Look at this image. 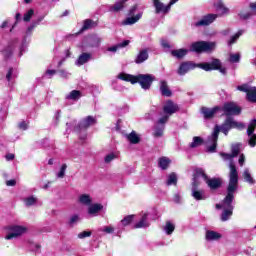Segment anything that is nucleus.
<instances>
[{
    "mask_svg": "<svg viewBox=\"0 0 256 256\" xmlns=\"http://www.w3.org/2000/svg\"><path fill=\"white\" fill-rule=\"evenodd\" d=\"M166 185L171 187V185H177V174L172 172L167 176Z\"/></svg>",
    "mask_w": 256,
    "mask_h": 256,
    "instance_id": "nucleus-40",
    "label": "nucleus"
},
{
    "mask_svg": "<svg viewBox=\"0 0 256 256\" xmlns=\"http://www.w3.org/2000/svg\"><path fill=\"white\" fill-rule=\"evenodd\" d=\"M199 185H201V181L194 174L192 179V188H191V196L195 201H205L207 199V194L205 190H199Z\"/></svg>",
    "mask_w": 256,
    "mask_h": 256,
    "instance_id": "nucleus-9",
    "label": "nucleus"
},
{
    "mask_svg": "<svg viewBox=\"0 0 256 256\" xmlns=\"http://www.w3.org/2000/svg\"><path fill=\"white\" fill-rule=\"evenodd\" d=\"M244 181L249 183V185H255V179L251 176V172H249V168H245L243 172Z\"/></svg>",
    "mask_w": 256,
    "mask_h": 256,
    "instance_id": "nucleus-37",
    "label": "nucleus"
},
{
    "mask_svg": "<svg viewBox=\"0 0 256 256\" xmlns=\"http://www.w3.org/2000/svg\"><path fill=\"white\" fill-rule=\"evenodd\" d=\"M177 111H179V106L171 100H168L163 106L164 117H168V119L171 115L177 113Z\"/></svg>",
    "mask_w": 256,
    "mask_h": 256,
    "instance_id": "nucleus-18",
    "label": "nucleus"
},
{
    "mask_svg": "<svg viewBox=\"0 0 256 256\" xmlns=\"http://www.w3.org/2000/svg\"><path fill=\"white\" fill-rule=\"evenodd\" d=\"M215 9L220 15H229V8H227L223 2L216 3Z\"/></svg>",
    "mask_w": 256,
    "mask_h": 256,
    "instance_id": "nucleus-36",
    "label": "nucleus"
},
{
    "mask_svg": "<svg viewBox=\"0 0 256 256\" xmlns=\"http://www.w3.org/2000/svg\"><path fill=\"white\" fill-rule=\"evenodd\" d=\"M229 168L230 173L227 195L220 204H216V209H235V206H233V201L235 199V192L239 188V172H237V167L233 161L229 163Z\"/></svg>",
    "mask_w": 256,
    "mask_h": 256,
    "instance_id": "nucleus-2",
    "label": "nucleus"
},
{
    "mask_svg": "<svg viewBox=\"0 0 256 256\" xmlns=\"http://www.w3.org/2000/svg\"><path fill=\"white\" fill-rule=\"evenodd\" d=\"M18 129L21 131H27L29 129V122L22 120L18 123Z\"/></svg>",
    "mask_w": 256,
    "mask_h": 256,
    "instance_id": "nucleus-55",
    "label": "nucleus"
},
{
    "mask_svg": "<svg viewBox=\"0 0 256 256\" xmlns=\"http://www.w3.org/2000/svg\"><path fill=\"white\" fill-rule=\"evenodd\" d=\"M156 15H167L171 11V5H165L161 0H153Z\"/></svg>",
    "mask_w": 256,
    "mask_h": 256,
    "instance_id": "nucleus-15",
    "label": "nucleus"
},
{
    "mask_svg": "<svg viewBox=\"0 0 256 256\" xmlns=\"http://www.w3.org/2000/svg\"><path fill=\"white\" fill-rule=\"evenodd\" d=\"M31 249L34 253H41V246L39 244H32Z\"/></svg>",
    "mask_w": 256,
    "mask_h": 256,
    "instance_id": "nucleus-63",
    "label": "nucleus"
},
{
    "mask_svg": "<svg viewBox=\"0 0 256 256\" xmlns=\"http://www.w3.org/2000/svg\"><path fill=\"white\" fill-rule=\"evenodd\" d=\"M13 68H9L7 74H6V81H8L9 85H12L13 79L17 77V74H15Z\"/></svg>",
    "mask_w": 256,
    "mask_h": 256,
    "instance_id": "nucleus-44",
    "label": "nucleus"
},
{
    "mask_svg": "<svg viewBox=\"0 0 256 256\" xmlns=\"http://www.w3.org/2000/svg\"><path fill=\"white\" fill-rule=\"evenodd\" d=\"M116 158L117 156L115 154L110 153L105 157L104 161L105 163H111V161H113V159H116Z\"/></svg>",
    "mask_w": 256,
    "mask_h": 256,
    "instance_id": "nucleus-60",
    "label": "nucleus"
},
{
    "mask_svg": "<svg viewBox=\"0 0 256 256\" xmlns=\"http://www.w3.org/2000/svg\"><path fill=\"white\" fill-rule=\"evenodd\" d=\"M221 112L225 117H233L241 115V107H239L235 102H226L221 106Z\"/></svg>",
    "mask_w": 256,
    "mask_h": 256,
    "instance_id": "nucleus-10",
    "label": "nucleus"
},
{
    "mask_svg": "<svg viewBox=\"0 0 256 256\" xmlns=\"http://www.w3.org/2000/svg\"><path fill=\"white\" fill-rule=\"evenodd\" d=\"M147 59H149V49L144 48L138 52L134 59V63H136V65H141L142 63H145Z\"/></svg>",
    "mask_w": 256,
    "mask_h": 256,
    "instance_id": "nucleus-24",
    "label": "nucleus"
},
{
    "mask_svg": "<svg viewBox=\"0 0 256 256\" xmlns=\"http://www.w3.org/2000/svg\"><path fill=\"white\" fill-rule=\"evenodd\" d=\"M138 6L137 4H135L134 6H132L129 11H128V15L129 17H133V15H135V12L137 11Z\"/></svg>",
    "mask_w": 256,
    "mask_h": 256,
    "instance_id": "nucleus-62",
    "label": "nucleus"
},
{
    "mask_svg": "<svg viewBox=\"0 0 256 256\" xmlns=\"http://www.w3.org/2000/svg\"><path fill=\"white\" fill-rule=\"evenodd\" d=\"M117 77L121 81H127L128 83H132V85H135V83H139L144 91H149V89H151V86L153 85V81H155V76L151 74H138L135 76L122 72Z\"/></svg>",
    "mask_w": 256,
    "mask_h": 256,
    "instance_id": "nucleus-3",
    "label": "nucleus"
},
{
    "mask_svg": "<svg viewBox=\"0 0 256 256\" xmlns=\"http://www.w3.org/2000/svg\"><path fill=\"white\" fill-rule=\"evenodd\" d=\"M133 219H135V215H128L126 217H124L120 223L117 226V237H119V235H121V233H123V231L125 230V227H127V225H131V223H133Z\"/></svg>",
    "mask_w": 256,
    "mask_h": 256,
    "instance_id": "nucleus-20",
    "label": "nucleus"
},
{
    "mask_svg": "<svg viewBox=\"0 0 256 256\" xmlns=\"http://www.w3.org/2000/svg\"><path fill=\"white\" fill-rule=\"evenodd\" d=\"M149 225V214L144 213L140 217V219L134 224L133 229H147Z\"/></svg>",
    "mask_w": 256,
    "mask_h": 256,
    "instance_id": "nucleus-23",
    "label": "nucleus"
},
{
    "mask_svg": "<svg viewBox=\"0 0 256 256\" xmlns=\"http://www.w3.org/2000/svg\"><path fill=\"white\" fill-rule=\"evenodd\" d=\"M99 23L97 21H93L92 19H86L83 22V26L80 30V33H83V31H88L89 29H95Z\"/></svg>",
    "mask_w": 256,
    "mask_h": 256,
    "instance_id": "nucleus-27",
    "label": "nucleus"
},
{
    "mask_svg": "<svg viewBox=\"0 0 256 256\" xmlns=\"http://www.w3.org/2000/svg\"><path fill=\"white\" fill-rule=\"evenodd\" d=\"M253 87L249 86L248 84H242L236 87L237 91H241L242 93H249L250 89Z\"/></svg>",
    "mask_w": 256,
    "mask_h": 256,
    "instance_id": "nucleus-53",
    "label": "nucleus"
},
{
    "mask_svg": "<svg viewBox=\"0 0 256 256\" xmlns=\"http://www.w3.org/2000/svg\"><path fill=\"white\" fill-rule=\"evenodd\" d=\"M129 0H118L112 5H108V11L110 13H119L125 9L126 5Z\"/></svg>",
    "mask_w": 256,
    "mask_h": 256,
    "instance_id": "nucleus-22",
    "label": "nucleus"
},
{
    "mask_svg": "<svg viewBox=\"0 0 256 256\" xmlns=\"http://www.w3.org/2000/svg\"><path fill=\"white\" fill-rule=\"evenodd\" d=\"M128 141H130V143H132L133 145H137V143H139L140 139H139V136H137V134L135 132H131L128 135Z\"/></svg>",
    "mask_w": 256,
    "mask_h": 256,
    "instance_id": "nucleus-46",
    "label": "nucleus"
},
{
    "mask_svg": "<svg viewBox=\"0 0 256 256\" xmlns=\"http://www.w3.org/2000/svg\"><path fill=\"white\" fill-rule=\"evenodd\" d=\"M241 61V54L236 53V54H230L229 55V62L230 63H239Z\"/></svg>",
    "mask_w": 256,
    "mask_h": 256,
    "instance_id": "nucleus-51",
    "label": "nucleus"
},
{
    "mask_svg": "<svg viewBox=\"0 0 256 256\" xmlns=\"http://www.w3.org/2000/svg\"><path fill=\"white\" fill-rule=\"evenodd\" d=\"M231 129H245V124L235 121L233 117H227L222 125H216L212 134L208 136L206 141L207 153H215V151H217L219 133H223L227 136Z\"/></svg>",
    "mask_w": 256,
    "mask_h": 256,
    "instance_id": "nucleus-1",
    "label": "nucleus"
},
{
    "mask_svg": "<svg viewBox=\"0 0 256 256\" xmlns=\"http://www.w3.org/2000/svg\"><path fill=\"white\" fill-rule=\"evenodd\" d=\"M169 121V116L161 117L156 125L154 126L153 137L159 139V137H163V132L165 131V123Z\"/></svg>",
    "mask_w": 256,
    "mask_h": 256,
    "instance_id": "nucleus-13",
    "label": "nucleus"
},
{
    "mask_svg": "<svg viewBox=\"0 0 256 256\" xmlns=\"http://www.w3.org/2000/svg\"><path fill=\"white\" fill-rule=\"evenodd\" d=\"M252 15L253 13H251V11L249 10H242L238 13V16L240 17V19H242V21H247V19H251Z\"/></svg>",
    "mask_w": 256,
    "mask_h": 256,
    "instance_id": "nucleus-45",
    "label": "nucleus"
},
{
    "mask_svg": "<svg viewBox=\"0 0 256 256\" xmlns=\"http://www.w3.org/2000/svg\"><path fill=\"white\" fill-rule=\"evenodd\" d=\"M43 19H45V16H38L37 19L33 20L27 27L26 34L23 37L22 44L19 47L18 57H23V54L25 51H27V37H31V35H33V31H35V28L38 27V25H41V21H43Z\"/></svg>",
    "mask_w": 256,
    "mask_h": 256,
    "instance_id": "nucleus-6",
    "label": "nucleus"
},
{
    "mask_svg": "<svg viewBox=\"0 0 256 256\" xmlns=\"http://www.w3.org/2000/svg\"><path fill=\"white\" fill-rule=\"evenodd\" d=\"M57 73L61 79H69L71 77V73L64 69L57 70Z\"/></svg>",
    "mask_w": 256,
    "mask_h": 256,
    "instance_id": "nucleus-52",
    "label": "nucleus"
},
{
    "mask_svg": "<svg viewBox=\"0 0 256 256\" xmlns=\"http://www.w3.org/2000/svg\"><path fill=\"white\" fill-rule=\"evenodd\" d=\"M221 157H223L224 161H231L233 159V155L225 152L220 153Z\"/></svg>",
    "mask_w": 256,
    "mask_h": 256,
    "instance_id": "nucleus-59",
    "label": "nucleus"
},
{
    "mask_svg": "<svg viewBox=\"0 0 256 256\" xmlns=\"http://www.w3.org/2000/svg\"><path fill=\"white\" fill-rule=\"evenodd\" d=\"M222 235L219 232H215L213 230L206 231V240L207 241H219Z\"/></svg>",
    "mask_w": 256,
    "mask_h": 256,
    "instance_id": "nucleus-32",
    "label": "nucleus"
},
{
    "mask_svg": "<svg viewBox=\"0 0 256 256\" xmlns=\"http://www.w3.org/2000/svg\"><path fill=\"white\" fill-rule=\"evenodd\" d=\"M249 7H250V9H252L253 13L256 14V2L255 3H250Z\"/></svg>",
    "mask_w": 256,
    "mask_h": 256,
    "instance_id": "nucleus-64",
    "label": "nucleus"
},
{
    "mask_svg": "<svg viewBox=\"0 0 256 256\" xmlns=\"http://www.w3.org/2000/svg\"><path fill=\"white\" fill-rule=\"evenodd\" d=\"M54 75H57V70L47 69L42 75V79H53Z\"/></svg>",
    "mask_w": 256,
    "mask_h": 256,
    "instance_id": "nucleus-47",
    "label": "nucleus"
},
{
    "mask_svg": "<svg viewBox=\"0 0 256 256\" xmlns=\"http://www.w3.org/2000/svg\"><path fill=\"white\" fill-rule=\"evenodd\" d=\"M92 232L91 231H82L78 234V239H87V237H91Z\"/></svg>",
    "mask_w": 256,
    "mask_h": 256,
    "instance_id": "nucleus-57",
    "label": "nucleus"
},
{
    "mask_svg": "<svg viewBox=\"0 0 256 256\" xmlns=\"http://www.w3.org/2000/svg\"><path fill=\"white\" fill-rule=\"evenodd\" d=\"M33 15H35V9L33 8L28 9L23 15L24 23H29V21L33 19Z\"/></svg>",
    "mask_w": 256,
    "mask_h": 256,
    "instance_id": "nucleus-42",
    "label": "nucleus"
},
{
    "mask_svg": "<svg viewBox=\"0 0 256 256\" xmlns=\"http://www.w3.org/2000/svg\"><path fill=\"white\" fill-rule=\"evenodd\" d=\"M17 45H19L18 39H13L9 42L8 46L2 51V54L5 57V59H9L13 56V51L17 49Z\"/></svg>",
    "mask_w": 256,
    "mask_h": 256,
    "instance_id": "nucleus-19",
    "label": "nucleus"
},
{
    "mask_svg": "<svg viewBox=\"0 0 256 256\" xmlns=\"http://www.w3.org/2000/svg\"><path fill=\"white\" fill-rule=\"evenodd\" d=\"M143 17V12H139L135 16L127 17L123 22L122 25H135L137 21H139Z\"/></svg>",
    "mask_w": 256,
    "mask_h": 256,
    "instance_id": "nucleus-28",
    "label": "nucleus"
},
{
    "mask_svg": "<svg viewBox=\"0 0 256 256\" xmlns=\"http://www.w3.org/2000/svg\"><path fill=\"white\" fill-rule=\"evenodd\" d=\"M103 211V206L101 204H90L88 206V214L92 215L93 217H97V214Z\"/></svg>",
    "mask_w": 256,
    "mask_h": 256,
    "instance_id": "nucleus-30",
    "label": "nucleus"
},
{
    "mask_svg": "<svg viewBox=\"0 0 256 256\" xmlns=\"http://www.w3.org/2000/svg\"><path fill=\"white\" fill-rule=\"evenodd\" d=\"M231 151H232V153H231L232 157H237V155H239V151H240L239 144L232 145Z\"/></svg>",
    "mask_w": 256,
    "mask_h": 256,
    "instance_id": "nucleus-58",
    "label": "nucleus"
},
{
    "mask_svg": "<svg viewBox=\"0 0 256 256\" xmlns=\"http://www.w3.org/2000/svg\"><path fill=\"white\" fill-rule=\"evenodd\" d=\"M232 215H233V210L223 209L221 214V221H229Z\"/></svg>",
    "mask_w": 256,
    "mask_h": 256,
    "instance_id": "nucleus-43",
    "label": "nucleus"
},
{
    "mask_svg": "<svg viewBox=\"0 0 256 256\" xmlns=\"http://www.w3.org/2000/svg\"><path fill=\"white\" fill-rule=\"evenodd\" d=\"M78 201L81 205H84L85 207L91 206L93 204V198L89 194H81L78 198Z\"/></svg>",
    "mask_w": 256,
    "mask_h": 256,
    "instance_id": "nucleus-31",
    "label": "nucleus"
},
{
    "mask_svg": "<svg viewBox=\"0 0 256 256\" xmlns=\"http://www.w3.org/2000/svg\"><path fill=\"white\" fill-rule=\"evenodd\" d=\"M8 230L9 233L5 237L8 241L11 239H17V237H21V235H25V233H27V227L21 225H10Z\"/></svg>",
    "mask_w": 256,
    "mask_h": 256,
    "instance_id": "nucleus-11",
    "label": "nucleus"
},
{
    "mask_svg": "<svg viewBox=\"0 0 256 256\" xmlns=\"http://www.w3.org/2000/svg\"><path fill=\"white\" fill-rule=\"evenodd\" d=\"M241 35H243V30L238 31L234 36H232L228 41V45H233V43H237V39H239Z\"/></svg>",
    "mask_w": 256,
    "mask_h": 256,
    "instance_id": "nucleus-49",
    "label": "nucleus"
},
{
    "mask_svg": "<svg viewBox=\"0 0 256 256\" xmlns=\"http://www.w3.org/2000/svg\"><path fill=\"white\" fill-rule=\"evenodd\" d=\"M91 57H92L91 53H87L86 51H83V53L80 54V56L76 60L75 65H77V67H81L82 65H85V63H89V61H91Z\"/></svg>",
    "mask_w": 256,
    "mask_h": 256,
    "instance_id": "nucleus-25",
    "label": "nucleus"
},
{
    "mask_svg": "<svg viewBox=\"0 0 256 256\" xmlns=\"http://www.w3.org/2000/svg\"><path fill=\"white\" fill-rule=\"evenodd\" d=\"M83 97V94L79 90H72L69 94L66 95L68 101H79V98Z\"/></svg>",
    "mask_w": 256,
    "mask_h": 256,
    "instance_id": "nucleus-34",
    "label": "nucleus"
},
{
    "mask_svg": "<svg viewBox=\"0 0 256 256\" xmlns=\"http://www.w3.org/2000/svg\"><path fill=\"white\" fill-rule=\"evenodd\" d=\"M65 171H67V164H63L57 174L58 179H63L65 177Z\"/></svg>",
    "mask_w": 256,
    "mask_h": 256,
    "instance_id": "nucleus-56",
    "label": "nucleus"
},
{
    "mask_svg": "<svg viewBox=\"0 0 256 256\" xmlns=\"http://www.w3.org/2000/svg\"><path fill=\"white\" fill-rule=\"evenodd\" d=\"M101 41H103L101 37L92 35L89 38L87 45L82 46V51H88V49H99V47H101Z\"/></svg>",
    "mask_w": 256,
    "mask_h": 256,
    "instance_id": "nucleus-16",
    "label": "nucleus"
},
{
    "mask_svg": "<svg viewBox=\"0 0 256 256\" xmlns=\"http://www.w3.org/2000/svg\"><path fill=\"white\" fill-rule=\"evenodd\" d=\"M246 99L250 103H256V87H252L246 94Z\"/></svg>",
    "mask_w": 256,
    "mask_h": 256,
    "instance_id": "nucleus-39",
    "label": "nucleus"
},
{
    "mask_svg": "<svg viewBox=\"0 0 256 256\" xmlns=\"http://www.w3.org/2000/svg\"><path fill=\"white\" fill-rule=\"evenodd\" d=\"M102 231L104 233L111 234V233H113V231H115V228H113V226H105L102 228Z\"/></svg>",
    "mask_w": 256,
    "mask_h": 256,
    "instance_id": "nucleus-61",
    "label": "nucleus"
},
{
    "mask_svg": "<svg viewBox=\"0 0 256 256\" xmlns=\"http://www.w3.org/2000/svg\"><path fill=\"white\" fill-rule=\"evenodd\" d=\"M162 230L167 235H173V232L175 231V224L171 221H167L162 227Z\"/></svg>",
    "mask_w": 256,
    "mask_h": 256,
    "instance_id": "nucleus-35",
    "label": "nucleus"
},
{
    "mask_svg": "<svg viewBox=\"0 0 256 256\" xmlns=\"http://www.w3.org/2000/svg\"><path fill=\"white\" fill-rule=\"evenodd\" d=\"M159 89L163 97H171L173 95V92L171 91V89H169V85L167 84L166 80L160 81Z\"/></svg>",
    "mask_w": 256,
    "mask_h": 256,
    "instance_id": "nucleus-26",
    "label": "nucleus"
},
{
    "mask_svg": "<svg viewBox=\"0 0 256 256\" xmlns=\"http://www.w3.org/2000/svg\"><path fill=\"white\" fill-rule=\"evenodd\" d=\"M201 145H203V138H201L199 136H195V137H193V140L190 143V148L195 149L197 147H201Z\"/></svg>",
    "mask_w": 256,
    "mask_h": 256,
    "instance_id": "nucleus-41",
    "label": "nucleus"
},
{
    "mask_svg": "<svg viewBox=\"0 0 256 256\" xmlns=\"http://www.w3.org/2000/svg\"><path fill=\"white\" fill-rule=\"evenodd\" d=\"M79 221H81V218L79 217V215L74 214L70 217L68 221V225H70V227H73V225H76V223H79Z\"/></svg>",
    "mask_w": 256,
    "mask_h": 256,
    "instance_id": "nucleus-48",
    "label": "nucleus"
},
{
    "mask_svg": "<svg viewBox=\"0 0 256 256\" xmlns=\"http://www.w3.org/2000/svg\"><path fill=\"white\" fill-rule=\"evenodd\" d=\"M187 53H189V50L185 49V48L176 49V50L171 51L172 57H175L176 59H183V57H185V55H187Z\"/></svg>",
    "mask_w": 256,
    "mask_h": 256,
    "instance_id": "nucleus-33",
    "label": "nucleus"
},
{
    "mask_svg": "<svg viewBox=\"0 0 256 256\" xmlns=\"http://www.w3.org/2000/svg\"><path fill=\"white\" fill-rule=\"evenodd\" d=\"M194 175L198 180L200 178L204 179L210 191H217V189H221V187L223 186V180L221 178H209V176H207L203 168H196L194 171Z\"/></svg>",
    "mask_w": 256,
    "mask_h": 256,
    "instance_id": "nucleus-5",
    "label": "nucleus"
},
{
    "mask_svg": "<svg viewBox=\"0 0 256 256\" xmlns=\"http://www.w3.org/2000/svg\"><path fill=\"white\" fill-rule=\"evenodd\" d=\"M195 67H199V64H194L193 62H183L180 64L177 73L180 76L187 75L191 69H195Z\"/></svg>",
    "mask_w": 256,
    "mask_h": 256,
    "instance_id": "nucleus-21",
    "label": "nucleus"
},
{
    "mask_svg": "<svg viewBox=\"0 0 256 256\" xmlns=\"http://www.w3.org/2000/svg\"><path fill=\"white\" fill-rule=\"evenodd\" d=\"M219 17V14H207L202 16V18L196 22L192 23L193 27H209L215 20Z\"/></svg>",
    "mask_w": 256,
    "mask_h": 256,
    "instance_id": "nucleus-12",
    "label": "nucleus"
},
{
    "mask_svg": "<svg viewBox=\"0 0 256 256\" xmlns=\"http://www.w3.org/2000/svg\"><path fill=\"white\" fill-rule=\"evenodd\" d=\"M203 71H219L222 75H227V68L221 67V60L214 58L212 61L198 64Z\"/></svg>",
    "mask_w": 256,
    "mask_h": 256,
    "instance_id": "nucleus-8",
    "label": "nucleus"
},
{
    "mask_svg": "<svg viewBox=\"0 0 256 256\" xmlns=\"http://www.w3.org/2000/svg\"><path fill=\"white\" fill-rule=\"evenodd\" d=\"M170 163H171V160L167 157H161L158 160V165H159L160 169H162L163 171H165V169H167L169 167Z\"/></svg>",
    "mask_w": 256,
    "mask_h": 256,
    "instance_id": "nucleus-38",
    "label": "nucleus"
},
{
    "mask_svg": "<svg viewBox=\"0 0 256 256\" xmlns=\"http://www.w3.org/2000/svg\"><path fill=\"white\" fill-rule=\"evenodd\" d=\"M255 129H256V119H253L250 121L247 128L248 144L250 145V147L256 146Z\"/></svg>",
    "mask_w": 256,
    "mask_h": 256,
    "instance_id": "nucleus-14",
    "label": "nucleus"
},
{
    "mask_svg": "<svg viewBox=\"0 0 256 256\" xmlns=\"http://www.w3.org/2000/svg\"><path fill=\"white\" fill-rule=\"evenodd\" d=\"M215 47H217L215 42L198 41L192 43L190 51L194 53H211V51H215Z\"/></svg>",
    "mask_w": 256,
    "mask_h": 256,
    "instance_id": "nucleus-7",
    "label": "nucleus"
},
{
    "mask_svg": "<svg viewBox=\"0 0 256 256\" xmlns=\"http://www.w3.org/2000/svg\"><path fill=\"white\" fill-rule=\"evenodd\" d=\"M97 123V119L93 116H87L86 118L82 119L79 123L77 120H74L70 123H66L67 129L66 132L74 131L75 133H80L79 137L81 141H85L87 139V129L89 127L95 125Z\"/></svg>",
    "mask_w": 256,
    "mask_h": 256,
    "instance_id": "nucleus-4",
    "label": "nucleus"
},
{
    "mask_svg": "<svg viewBox=\"0 0 256 256\" xmlns=\"http://www.w3.org/2000/svg\"><path fill=\"white\" fill-rule=\"evenodd\" d=\"M24 203L26 207H32V205L37 203V198H35L34 196H30L28 198H25Z\"/></svg>",
    "mask_w": 256,
    "mask_h": 256,
    "instance_id": "nucleus-50",
    "label": "nucleus"
},
{
    "mask_svg": "<svg viewBox=\"0 0 256 256\" xmlns=\"http://www.w3.org/2000/svg\"><path fill=\"white\" fill-rule=\"evenodd\" d=\"M201 113L204 119L206 120L213 119V117H215L217 113H221V106H215L213 108L202 107Z\"/></svg>",
    "mask_w": 256,
    "mask_h": 256,
    "instance_id": "nucleus-17",
    "label": "nucleus"
},
{
    "mask_svg": "<svg viewBox=\"0 0 256 256\" xmlns=\"http://www.w3.org/2000/svg\"><path fill=\"white\" fill-rule=\"evenodd\" d=\"M129 43H131V41L124 40L123 42H120L114 46L108 47L106 49V51H109L110 53H117V51H119V49H123V48L127 47V45H129Z\"/></svg>",
    "mask_w": 256,
    "mask_h": 256,
    "instance_id": "nucleus-29",
    "label": "nucleus"
},
{
    "mask_svg": "<svg viewBox=\"0 0 256 256\" xmlns=\"http://www.w3.org/2000/svg\"><path fill=\"white\" fill-rule=\"evenodd\" d=\"M9 108V102H5L3 107L0 110V119L7 117V109Z\"/></svg>",
    "mask_w": 256,
    "mask_h": 256,
    "instance_id": "nucleus-54",
    "label": "nucleus"
}]
</instances>
